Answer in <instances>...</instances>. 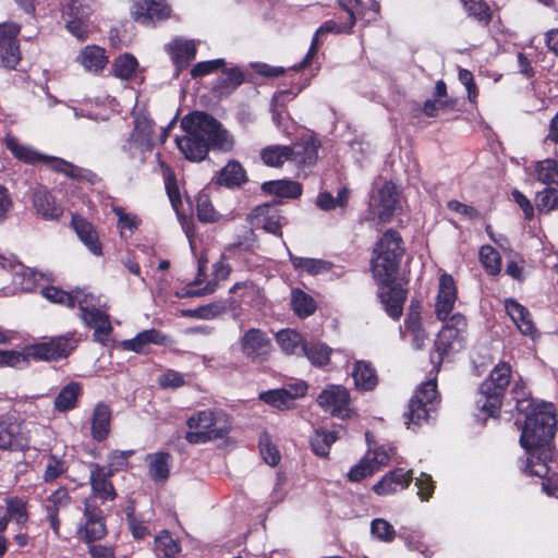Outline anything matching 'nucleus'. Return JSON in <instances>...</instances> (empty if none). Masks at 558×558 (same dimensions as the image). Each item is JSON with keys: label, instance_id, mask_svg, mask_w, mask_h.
Returning a JSON list of instances; mask_svg holds the SVG:
<instances>
[{"label": "nucleus", "instance_id": "obj_3", "mask_svg": "<svg viewBox=\"0 0 558 558\" xmlns=\"http://www.w3.org/2000/svg\"><path fill=\"white\" fill-rule=\"evenodd\" d=\"M184 134L177 136L179 150L191 161H202L209 151V116L194 111L181 121Z\"/></svg>", "mask_w": 558, "mask_h": 558}, {"label": "nucleus", "instance_id": "obj_13", "mask_svg": "<svg viewBox=\"0 0 558 558\" xmlns=\"http://www.w3.org/2000/svg\"><path fill=\"white\" fill-rule=\"evenodd\" d=\"M215 74V84L211 95L223 97L230 95L244 81L243 72L236 66H228L223 59L211 60V75Z\"/></svg>", "mask_w": 558, "mask_h": 558}, {"label": "nucleus", "instance_id": "obj_59", "mask_svg": "<svg viewBox=\"0 0 558 558\" xmlns=\"http://www.w3.org/2000/svg\"><path fill=\"white\" fill-rule=\"evenodd\" d=\"M29 355L26 354V347L22 352L14 350L0 351V366L24 368L28 365Z\"/></svg>", "mask_w": 558, "mask_h": 558}, {"label": "nucleus", "instance_id": "obj_50", "mask_svg": "<svg viewBox=\"0 0 558 558\" xmlns=\"http://www.w3.org/2000/svg\"><path fill=\"white\" fill-rule=\"evenodd\" d=\"M73 307L78 306L81 314H87L97 307H102L101 300L86 290H75L72 292Z\"/></svg>", "mask_w": 558, "mask_h": 558}, {"label": "nucleus", "instance_id": "obj_10", "mask_svg": "<svg viewBox=\"0 0 558 558\" xmlns=\"http://www.w3.org/2000/svg\"><path fill=\"white\" fill-rule=\"evenodd\" d=\"M107 534L102 511L95 499L89 497L84 502V515L77 527V536L85 543L101 539Z\"/></svg>", "mask_w": 558, "mask_h": 558}, {"label": "nucleus", "instance_id": "obj_19", "mask_svg": "<svg viewBox=\"0 0 558 558\" xmlns=\"http://www.w3.org/2000/svg\"><path fill=\"white\" fill-rule=\"evenodd\" d=\"M31 202L36 214L45 220H58L63 215V207L45 186L32 191Z\"/></svg>", "mask_w": 558, "mask_h": 558}, {"label": "nucleus", "instance_id": "obj_58", "mask_svg": "<svg viewBox=\"0 0 558 558\" xmlns=\"http://www.w3.org/2000/svg\"><path fill=\"white\" fill-rule=\"evenodd\" d=\"M466 12L480 23L487 25L490 21L489 8L483 0H461Z\"/></svg>", "mask_w": 558, "mask_h": 558}, {"label": "nucleus", "instance_id": "obj_55", "mask_svg": "<svg viewBox=\"0 0 558 558\" xmlns=\"http://www.w3.org/2000/svg\"><path fill=\"white\" fill-rule=\"evenodd\" d=\"M62 13L66 19H87L90 9L84 0H61Z\"/></svg>", "mask_w": 558, "mask_h": 558}, {"label": "nucleus", "instance_id": "obj_2", "mask_svg": "<svg viewBox=\"0 0 558 558\" xmlns=\"http://www.w3.org/2000/svg\"><path fill=\"white\" fill-rule=\"evenodd\" d=\"M374 253L372 270L379 284L378 296L388 316L398 320L402 316L408 293L404 284L396 281V275L404 253L403 241L399 232L386 231L377 242Z\"/></svg>", "mask_w": 558, "mask_h": 558}, {"label": "nucleus", "instance_id": "obj_17", "mask_svg": "<svg viewBox=\"0 0 558 558\" xmlns=\"http://www.w3.org/2000/svg\"><path fill=\"white\" fill-rule=\"evenodd\" d=\"M457 286L451 275L439 277L438 292L435 302V314L439 320H446L452 314L457 301Z\"/></svg>", "mask_w": 558, "mask_h": 558}, {"label": "nucleus", "instance_id": "obj_49", "mask_svg": "<svg viewBox=\"0 0 558 558\" xmlns=\"http://www.w3.org/2000/svg\"><path fill=\"white\" fill-rule=\"evenodd\" d=\"M537 180L546 185L558 184V161L547 158L535 166Z\"/></svg>", "mask_w": 558, "mask_h": 558}, {"label": "nucleus", "instance_id": "obj_40", "mask_svg": "<svg viewBox=\"0 0 558 558\" xmlns=\"http://www.w3.org/2000/svg\"><path fill=\"white\" fill-rule=\"evenodd\" d=\"M112 75L124 81L134 78L138 72L137 59L131 53L120 54L111 66Z\"/></svg>", "mask_w": 558, "mask_h": 558}, {"label": "nucleus", "instance_id": "obj_61", "mask_svg": "<svg viewBox=\"0 0 558 558\" xmlns=\"http://www.w3.org/2000/svg\"><path fill=\"white\" fill-rule=\"evenodd\" d=\"M372 534L379 541L390 543L396 537V530L384 519H374L371 523Z\"/></svg>", "mask_w": 558, "mask_h": 558}, {"label": "nucleus", "instance_id": "obj_28", "mask_svg": "<svg viewBox=\"0 0 558 558\" xmlns=\"http://www.w3.org/2000/svg\"><path fill=\"white\" fill-rule=\"evenodd\" d=\"M167 50L179 71L187 68L196 54L195 44L183 39L172 40L167 45Z\"/></svg>", "mask_w": 558, "mask_h": 558}, {"label": "nucleus", "instance_id": "obj_34", "mask_svg": "<svg viewBox=\"0 0 558 558\" xmlns=\"http://www.w3.org/2000/svg\"><path fill=\"white\" fill-rule=\"evenodd\" d=\"M235 144L234 136L216 119L211 117L210 145L211 150L230 153Z\"/></svg>", "mask_w": 558, "mask_h": 558}, {"label": "nucleus", "instance_id": "obj_31", "mask_svg": "<svg viewBox=\"0 0 558 558\" xmlns=\"http://www.w3.org/2000/svg\"><path fill=\"white\" fill-rule=\"evenodd\" d=\"M77 61L85 70L98 73L108 63L106 50L99 46H86L78 54Z\"/></svg>", "mask_w": 558, "mask_h": 558}, {"label": "nucleus", "instance_id": "obj_53", "mask_svg": "<svg viewBox=\"0 0 558 558\" xmlns=\"http://www.w3.org/2000/svg\"><path fill=\"white\" fill-rule=\"evenodd\" d=\"M7 517L17 524L28 521L27 502L19 497L7 499Z\"/></svg>", "mask_w": 558, "mask_h": 558}, {"label": "nucleus", "instance_id": "obj_52", "mask_svg": "<svg viewBox=\"0 0 558 558\" xmlns=\"http://www.w3.org/2000/svg\"><path fill=\"white\" fill-rule=\"evenodd\" d=\"M259 400L280 411L290 410L294 407V403H292L287 396L286 390L281 388L260 392Z\"/></svg>", "mask_w": 558, "mask_h": 558}, {"label": "nucleus", "instance_id": "obj_15", "mask_svg": "<svg viewBox=\"0 0 558 558\" xmlns=\"http://www.w3.org/2000/svg\"><path fill=\"white\" fill-rule=\"evenodd\" d=\"M242 353L253 362L264 361L271 351V340L265 331L251 328L240 338Z\"/></svg>", "mask_w": 558, "mask_h": 558}, {"label": "nucleus", "instance_id": "obj_21", "mask_svg": "<svg viewBox=\"0 0 558 558\" xmlns=\"http://www.w3.org/2000/svg\"><path fill=\"white\" fill-rule=\"evenodd\" d=\"M320 142L310 135L288 146L289 159L300 166H313L318 159Z\"/></svg>", "mask_w": 558, "mask_h": 558}, {"label": "nucleus", "instance_id": "obj_11", "mask_svg": "<svg viewBox=\"0 0 558 558\" xmlns=\"http://www.w3.org/2000/svg\"><path fill=\"white\" fill-rule=\"evenodd\" d=\"M318 405L326 412L339 418H348L352 415L349 390L342 385H328L316 399Z\"/></svg>", "mask_w": 558, "mask_h": 558}, {"label": "nucleus", "instance_id": "obj_32", "mask_svg": "<svg viewBox=\"0 0 558 558\" xmlns=\"http://www.w3.org/2000/svg\"><path fill=\"white\" fill-rule=\"evenodd\" d=\"M82 393L83 387L80 383H69L61 388L60 392L54 398V409L59 412H68L75 409Z\"/></svg>", "mask_w": 558, "mask_h": 558}, {"label": "nucleus", "instance_id": "obj_29", "mask_svg": "<svg viewBox=\"0 0 558 558\" xmlns=\"http://www.w3.org/2000/svg\"><path fill=\"white\" fill-rule=\"evenodd\" d=\"M72 226L88 250L95 255H101V244L93 225L80 216H73Z\"/></svg>", "mask_w": 558, "mask_h": 558}, {"label": "nucleus", "instance_id": "obj_41", "mask_svg": "<svg viewBox=\"0 0 558 558\" xmlns=\"http://www.w3.org/2000/svg\"><path fill=\"white\" fill-rule=\"evenodd\" d=\"M245 171L238 161H229L219 172L217 184L227 187H238L245 182Z\"/></svg>", "mask_w": 558, "mask_h": 558}, {"label": "nucleus", "instance_id": "obj_4", "mask_svg": "<svg viewBox=\"0 0 558 558\" xmlns=\"http://www.w3.org/2000/svg\"><path fill=\"white\" fill-rule=\"evenodd\" d=\"M512 376L511 366L507 362H499L490 372L478 390L477 408L488 416L499 413L502 398Z\"/></svg>", "mask_w": 558, "mask_h": 558}, {"label": "nucleus", "instance_id": "obj_48", "mask_svg": "<svg viewBox=\"0 0 558 558\" xmlns=\"http://www.w3.org/2000/svg\"><path fill=\"white\" fill-rule=\"evenodd\" d=\"M155 550L159 558H175V555L180 551V545L169 532L163 531L155 538Z\"/></svg>", "mask_w": 558, "mask_h": 558}, {"label": "nucleus", "instance_id": "obj_23", "mask_svg": "<svg viewBox=\"0 0 558 558\" xmlns=\"http://www.w3.org/2000/svg\"><path fill=\"white\" fill-rule=\"evenodd\" d=\"M29 447V439L22 424L0 423V449L23 450Z\"/></svg>", "mask_w": 558, "mask_h": 558}, {"label": "nucleus", "instance_id": "obj_14", "mask_svg": "<svg viewBox=\"0 0 558 558\" xmlns=\"http://www.w3.org/2000/svg\"><path fill=\"white\" fill-rule=\"evenodd\" d=\"M19 33L20 26L15 23L0 24V65L4 68L14 69L21 60Z\"/></svg>", "mask_w": 558, "mask_h": 558}, {"label": "nucleus", "instance_id": "obj_56", "mask_svg": "<svg viewBox=\"0 0 558 558\" xmlns=\"http://www.w3.org/2000/svg\"><path fill=\"white\" fill-rule=\"evenodd\" d=\"M536 208L539 213H549L558 208V190L546 187L535 197Z\"/></svg>", "mask_w": 558, "mask_h": 558}, {"label": "nucleus", "instance_id": "obj_7", "mask_svg": "<svg viewBox=\"0 0 558 558\" xmlns=\"http://www.w3.org/2000/svg\"><path fill=\"white\" fill-rule=\"evenodd\" d=\"M438 403L436 380L430 379L422 384L409 402V410L405 413L408 428L428 422Z\"/></svg>", "mask_w": 558, "mask_h": 558}, {"label": "nucleus", "instance_id": "obj_22", "mask_svg": "<svg viewBox=\"0 0 558 558\" xmlns=\"http://www.w3.org/2000/svg\"><path fill=\"white\" fill-rule=\"evenodd\" d=\"M112 471H107L105 466L97 463L90 464L89 482L93 495L102 501L113 500L117 497L114 487L110 481Z\"/></svg>", "mask_w": 558, "mask_h": 558}, {"label": "nucleus", "instance_id": "obj_51", "mask_svg": "<svg viewBox=\"0 0 558 558\" xmlns=\"http://www.w3.org/2000/svg\"><path fill=\"white\" fill-rule=\"evenodd\" d=\"M480 262L489 275L496 276L501 270L500 254L490 245L481 247Z\"/></svg>", "mask_w": 558, "mask_h": 558}, {"label": "nucleus", "instance_id": "obj_39", "mask_svg": "<svg viewBox=\"0 0 558 558\" xmlns=\"http://www.w3.org/2000/svg\"><path fill=\"white\" fill-rule=\"evenodd\" d=\"M156 159L160 166L161 174L163 177L165 186L172 207L178 211L182 204L180 190L177 183L175 174L170 166L161 160V155L156 154Z\"/></svg>", "mask_w": 558, "mask_h": 558}, {"label": "nucleus", "instance_id": "obj_9", "mask_svg": "<svg viewBox=\"0 0 558 558\" xmlns=\"http://www.w3.org/2000/svg\"><path fill=\"white\" fill-rule=\"evenodd\" d=\"M77 342L78 339L75 337V332H68L63 336L50 338L48 341L26 345V354L34 360L59 361L68 357L76 348Z\"/></svg>", "mask_w": 558, "mask_h": 558}, {"label": "nucleus", "instance_id": "obj_30", "mask_svg": "<svg viewBox=\"0 0 558 558\" xmlns=\"http://www.w3.org/2000/svg\"><path fill=\"white\" fill-rule=\"evenodd\" d=\"M276 340L287 355L303 356L307 341L293 329H282L277 332Z\"/></svg>", "mask_w": 558, "mask_h": 558}, {"label": "nucleus", "instance_id": "obj_62", "mask_svg": "<svg viewBox=\"0 0 558 558\" xmlns=\"http://www.w3.org/2000/svg\"><path fill=\"white\" fill-rule=\"evenodd\" d=\"M399 537L405 542L409 549L426 555L427 546L422 541V534L418 531L402 527L399 532Z\"/></svg>", "mask_w": 558, "mask_h": 558}, {"label": "nucleus", "instance_id": "obj_12", "mask_svg": "<svg viewBox=\"0 0 558 558\" xmlns=\"http://www.w3.org/2000/svg\"><path fill=\"white\" fill-rule=\"evenodd\" d=\"M172 10L166 0H133L131 7L132 19L146 27H154L156 23L168 20Z\"/></svg>", "mask_w": 558, "mask_h": 558}, {"label": "nucleus", "instance_id": "obj_5", "mask_svg": "<svg viewBox=\"0 0 558 558\" xmlns=\"http://www.w3.org/2000/svg\"><path fill=\"white\" fill-rule=\"evenodd\" d=\"M5 146L15 158L26 163H43L49 169L56 172L64 173L70 178L82 177L83 170L80 167L58 157L43 155L32 147L21 144L15 137H8L5 140Z\"/></svg>", "mask_w": 558, "mask_h": 558}, {"label": "nucleus", "instance_id": "obj_44", "mask_svg": "<svg viewBox=\"0 0 558 558\" xmlns=\"http://www.w3.org/2000/svg\"><path fill=\"white\" fill-rule=\"evenodd\" d=\"M331 349L320 341H307L303 356H306L312 365L323 367L329 363Z\"/></svg>", "mask_w": 558, "mask_h": 558}, {"label": "nucleus", "instance_id": "obj_16", "mask_svg": "<svg viewBox=\"0 0 558 558\" xmlns=\"http://www.w3.org/2000/svg\"><path fill=\"white\" fill-rule=\"evenodd\" d=\"M253 228L263 229L268 233L281 236V215L275 204H263L256 206L248 216Z\"/></svg>", "mask_w": 558, "mask_h": 558}, {"label": "nucleus", "instance_id": "obj_38", "mask_svg": "<svg viewBox=\"0 0 558 558\" xmlns=\"http://www.w3.org/2000/svg\"><path fill=\"white\" fill-rule=\"evenodd\" d=\"M262 190L280 198H296L302 194L301 184L290 180L264 182Z\"/></svg>", "mask_w": 558, "mask_h": 558}, {"label": "nucleus", "instance_id": "obj_25", "mask_svg": "<svg viewBox=\"0 0 558 558\" xmlns=\"http://www.w3.org/2000/svg\"><path fill=\"white\" fill-rule=\"evenodd\" d=\"M412 480V471L396 469L386 474L378 483L373 486V490L379 496L395 494L408 487Z\"/></svg>", "mask_w": 558, "mask_h": 558}, {"label": "nucleus", "instance_id": "obj_47", "mask_svg": "<svg viewBox=\"0 0 558 558\" xmlns=\"http://www.w3.org/2000/svg\"><path fill=\"white\" fill-rule=\"evenodd\" d=\"M260 158L269 167H280L289 159L288 146L270 145L262 149Z\"/></svg>", "mask_w": 558, "mask_h": 558}, {"label": "nucleus", "instance_id": "obj_36", "mask_svg": "<svg viewBox=\"0 0 558 558\" xmlns=\"http://www.w3.org/2000/svg\"><path fill=\"white\" fill-rule=\"evenodd\" d=\"M354 385L359 390L369 391L377 386V375L369 363L359 361L352 371Z\"/></svg>", "mask_w": 558, "mask_h": 558}, {"label": "nucleus", "instance_id": "obj_27", "mask_svg": "<svg viewBox=\"0 0 558 558\" xmlns=\"http://www.w3.org/2000/svg\"><path fill=\"white\" fill-rule=\"evenodd\" d=\"M145 461L148 466L150 478L158 482H166L170 475L172 457L169 452H155L146 456Z\"/></svg>", "mask_w": 558, "mask_h": 558}, {"label": "nucleus", "instance_id": "obj_33", "mask_svg": "<svg viewBox=\"0 0 558 558\" xmlns=\"http://www.w3.org/2000/svg\"><path fill=\"white\" fill-rule=\"evenodd\" d=\"M153 133L154 128L150 121L144 120L136 122L129 144L124 145L123 149L131 150L133 146H138L142 151L151 150L154 146Z\"/></svg>", "mask_w": 558, "mask_h": 558}, {"label": "nucleus", "instance_id": "obj_60", "mask_svg": "<svg viewBox=\"0 0 558 558\" xmlns=\"http://www.w3.org/2000/svg\"><path fill=\"white\" fill-rule=\"evenodd\" d=\"M512 399L519 412H527L535 404L529 399V392L522 380L515 381L511 389Z\"/></svg>", "mask_w": 558, "mask_h": 558}, {"label": "nucleus", "instance_id": "obj_6", "mask_svg": "<svg viewBox=\"0 0 558 558\" xmlns=\"http://www.w3.org/2000/svg\"><path fill=\"white\" fill-rule=\"evenodd\" d=\"M339 5L348 13V19L344 22H338L335 20H328L324 22L315 32L311 47L300 64L295 66V70H301L311 64L312 59L317 52L320 45V38L329 33L332 34H349L356 23V16L354 10L362 5L361 0H338Z\"/></svg>", "mask_w": 558, "mask_h": 558}, {"label": "nucleus", "instance_id": "obj_18", "mask_svg": "<svg viewBox=\"0 0 558 558\" xmlns=\"http://www.w3.org/2000/svg\"><path fill=\"white\" fill-rule=\"evenodd\" d=\"M71 496L65 487H59L43 500L46 518L56 537H60L61 520L59 511L69 507Z\"/></svg>", "mask_w": 558, "mask_h": 558}, {"label": "nucleus", "instance_id": "obj_37", "mask_svg": "<svg viewBox=\"0 0 558 558\" xmlns=\"http://www.w3.org/2000/svg\"><path fill=\"white\" fill-rule=\"evenodd\" d=\"M165 341V336L156 330L148 329L140 332L135 338L125 340L122 342V347L125 350L133 351L136 353L145 352L148 344H162Z\"/></svg>", "mask_w": 558, "mask_h": 558}, {"label": "nucleus", "instance_id": "obj_63", "mask_svg": "<svg viewBox=\"0 0 558 558\" xmlns=\"http://www.w3.org/2000/svg\"><path fill=\"white\" fill-rule=\"evenodd\" d=\"M41 295L52 303L63 304L73 308L72 293H68L57 287H46L41 289Z\"/></svg>", "mask_w": 558, "mask_h": 558}, {"label": "nucleus", "instance_id": "obj_35", "mask_svg": "<svg viewBox=\"0 0 558 558\" xmlns=\"http://www.w3.org/2000/svg\"><path fill=\"white\" fill-rule=\"evenodd\" d=\"M81 318L86 326L95 329V338L102 340V337H108L112 331L109 316L102 307H97L87 314H81Z\"/></svg>", "mask_w": 558, "mask_h": 558}, {"label": "nucleus", "instance_id": "obj_43", "mask_svg": "<svg viewBox=\"0 0 558 558\" xmlns=\"http://www.w3.org/2000/svg\"><path fill=\"white\" fill-rule=\"evenodd\" d=\"M288 254L293 267L299 271H304L308 275H318L330 269V263L324 259L299 257L293 255L289 250Z\"/></svg>", "mask_w": 558, "mask_h": 558}, {"label": "nucleus", "instance_id": "obj_45", "mask_svg": "<svg viewBox=\"0 0 558 558\" xmlns=\"http://www.w3.org/2000/svg\"><path fill=\"white\" fill-rule=\"evenodd\" d=\"M291 306L299 317H307L316 310L314 299L300 289H293L291 292Z\"/></svg>", "mask_w": 558, "mask_h": 558}, {"label": "nucleus", "instance_id": "obj_46", "mask_svg": "<svg viewBox=\"0 0 558 558\" xmlns=\"http://www.w3.org/2000/svg\"><path fill=\"white\" fill-rule=\"evenodd\" d=\"M337 434L333 430L326 428L316 429L311 437V446L313 451L320 457H326L329 453L331 445L337 440Z\"/></svg>", "mask_w": 558, "mask_h": 558}, {"label": "nucleus", "instance_id": "obj_54", "mask_svg": "<svg viewBox=\"0 0 558 558\" xmlns=\"http://www.w3.org/2000/svg\"><path fill=\"white\" fill-rule=\"evenodd\" d=\"M259 451L264 461L275 466L280 461V453L275 445L271 442V438L268 433L264 432L259 436L258 440Z\"/></svg>", "mask_w": 558, "mask_h": 558}, {"label": "nucleus", "instance_id": "obj_1", "mask_svg": "<svg viewBox=\"0 0 558 558\" xmlns=\"http://www.w3.org/2000/svg\"><path fill=\"white\" fill-rule=\"evenodd\" d=\"M553 403H537L526 413L520 445L526 451L524 472L543 480V492L558 498V452L551 441L556 432Z\"/></svg>", "mask_w": 558, "mask_h": 558}, {"label": "nucleus", "instance_id": "obj_20", "mask_svg": "<svg viewBox=\"0 0 558 558\" xmlns=\"http://www.w3.org/2000/svg\"><path fill=\"white\" fill-rule=\"evenodd\" d=\"M231 430L230 417L221 410L211 411V447L228 451L234 447V440L229 436Z\"/></svg>", "mask_w": 558, "mask_h": 558}, {"label": "nucleus", "instance_id": "obj_64", "mask_svg": "<svg viewBox=\"0 0 558 558\" xmlns=\"http://www.w3.org/2000/svg\"><path fill=\"white\" fill-rule=\"evenodd\" d=\"M362 5L357 7L354 12L356 20H365L367 23L376 21L379 16L380 4L376 0H361Z\"/></svg>", "mask_w": 558, "mask_h": 558}, {"label": "nucleus", "instance_id": "obj_42", "mask_svg": "<svg viewBox=\"0 0 558 558\" xmlns=\"http://www.w3.org/2000/svg\"><path fill=\"white\" fill-rule=\"evenodd\" d=\"M377 202L383 208L379 213L380 218L390 217L393 214L398 203L397 187L391 182H385L378 190Z\"/></svg>", "mask_w": 558, "mask_h": 558}, {"label": "nucleus", "instance_id": "obj_24", "mask_svg": "<svg viewBox=\"0 0 558 558\" xmlns=\"http://www.w3.org/2000/svg\"><path fill=\"white\" fill-rule=\"evenodd\" d=\"M505 308L519 331L531 339L537 335L530 311L513 299L505 301Z\"/></svg>", "mask_w": 558, "mask_h": 558}, {"label": "nucleus", "instance_id": "obj_57", "mask_svg": "<svg viewBox=\"0 0 558 558\" xmlns=\"http://www.w3.org/2000/svg\"><path fill=\"white\" fill-rule=\"evenodd\" d=\"M68 470L66 461L57 457L56 454H50L47 458L46 469L44 473L45 482H53L58 477H60Z\"/></svg>", "mask_w": 558, "mask_h": 558}, {"label": "nucleus", "instance_id": "obj_26", "mask_svg": "<svg viewBox=\"0 0 558 558\" xmlns=\"http://www.w3.org/2000/svg\"><path fill=\"white\" fill-rule=\"evenodd\" d=\"M112 412L109 405L99 402L93 410L90 418V435L96 441H104L108 438L111 428Z\"/></svg>", "mask_w": 558, "mask_h": 558}, {"label": "nucleus", "instance_id": "obj_8", "mask_svg": "<svg viewBox=\"0 0 558 558\" xmlns=\"http://www.w3.org/2000/svg\"><path fill=\"white\" fill-rule=\"evenodd\" d=\"M435 341V350L438 354V362L450 353L460 351L465 341L466 318L454 313L446 320Z\"/></svg>", "mask_w": 558, "mask_h": 558}]
</instances>
